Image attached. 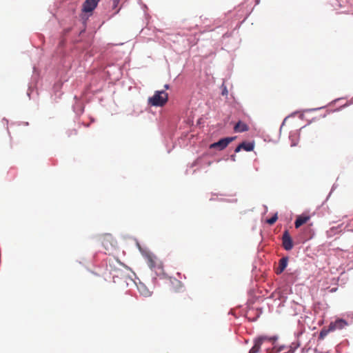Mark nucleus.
Instances as JSON below:
<instances>
[{
    "label": "nucleus",
    "mask_w": 353,
    "mask_h": 353,
    "mask_svg": "<svg viewBox=\"0 0 353 353\" xmlns=\"http://www.w3.org/2000/svg\"><path fill=\"white\" fill-rule=\"evenodd\" d=\"M250 0H244L237 6L234 7L232 10H228L224 13V17H222V31L225 29L227 30L222 32V45L223 44V39L230 37L235 31L238 33V30L243 23L247 20L254 10V7L248 9L245 6ZM222 50H225L228 54L229 50L225 49L222 46Z\"/></svg>",
    "instance_id": "obj_1"
},
{
    "label": "nucleus",
    "mask_w": 353,
    "mask_h": 353,
    "mask_svg": "<svg viewBox=\"0 0 353 353\" xmlns=\"http://www.w3.org/2000/svg\"><path fill=\"white\" fill-rule=\"evenodd\" d=\"M225 79L222 78V97L225 99V103L223 105L225 111L229 110V113L225 115L226 123H234L235 118L232 117V114L241 110V104L234 97L233 92H229L225 85Z\"/></svg>",
    "instance_id": "obj_2"
},
{
    "label": "nucleus",
    "mask_w": 353,
    "mask_h": 353,
    "mask_svg": "<svg viewBox=\"0 0 353 353\" xmlns=\"http://www.w3.org/2000/svg\"><path fill=\"white\" fill-rule=\"evenodd\" d=\"M254 140H252L250 141H243L234 149L233 152L231 154H228V150L222 152V161H228L230 159L232 161H235L236 153L241 152L243 150H245V152H252L254 150Z\"/></svg>",
    "instance_id": "obj_3"
},
{
    "label": "nucleus",
    "mask_w": 353,
    "mask_h": 353,
    "mask_svg": "<svg viewBox=\"0 0 353 353\" xmlns=\"http://www.w3.org/2000/svg\"><path fill=\"white\" fill-rule=\"evenodd\" d=\"M241 111H242V107L241 106L240 111L236 112V113L233 112L232 117L234 118H235L234 123H226L225 117L223 119V121H224V123L225 125H233L235 123V121L237 120L236 123L234 126V130L236 133L245 132L248 131L250 129L248 125L246 123L243 122L242 120L239 118V114L241 112Z\"/></svg>",
    "instance_id": "obj_4"
},
{
    "label": "nucleus",
    "mask_w": 353,
    "mask_h": 353,
    "mask_svg": "<svg viewBox=\"0 0 353 353\" xmlns=\"http://www.w3.org/2000/svg\"><path fill=\"white\" fill-rule=\"evenodd\" d=\"M168 100V94L164 90L156 91L154 95L149 98L148 103L153 106H163Z\"/></svg>",
    "instance_id": "obj_5"
},
{
    "label": "nucleus",
    "mask_w": 353,
    "mask_h": 353,
    "mask_svg": "<svg viewBox=\"0 0 353 353\" xmlns=\"http://www.w3.org/2000/svg\"><path fill=\"white\" fill-rule=\"evenodd\" d=\"M276 338L270 337L265 335L259 336L253 341L254 345L250 350L248 353H259L261 351V345L265 341H275Z\"/></svg>",
    "instance_id": "obj_6"
},
{
    "label": "nucleus",
    "mask_w": 353,
    "mask_h": 353,
    "mask_svg": "<svg viewBox=\"0 0 353 353\" xmlns=\"http://www.w3.org/2000/svg\"><path fill=\"white\" fill-rule=\"evenodd\" d=\"M283 245L284 247V249L286 251H290L294 248V242L293 239L291 237L288 230H285L283 234Z\"/></svg>",
    "instance_id": "obj_7"
},
{
    "label": "nucleus",
    "mask_w": 353,
    "mask_h": 353,
    "mask_svg": "<svg viewBox=\"0 0 353 353\" xmlns=\"http://www.w3.org/2000/svg\"><path fill=\"white\" fill-rule=\"evenodd\" d=\"M301 128L298 130L290 131L289 133V139L290 141V146L292 148L295 147L298 145L300 140Z\"/></svg>",
    "instance_id": "obj_8"
},
{
    "label": "nucleus",
    "mask_w": 353,
    "mask_h": 353,
    "mask_svg": "<svg viewBox=\"0 0 353 353\" xmlns=\"http://www.w3.org/2000/svg\"><path fill=\"white\" fill-rule=\"evenodd\" d=\"M100 0H85L83 3L82 10L84 12H92L97 6Z\"/></svg>",
    "instance_id": "obj_9"
},
{
    "label": "nucleus",
    "mask_w": 353,
    "mask_h": 353,
    "mask_svg": "<svg viewBox=\"0 0 353 353\" xmlns=\"http://www.w3.org/2000/svg\"><path fill=\"white\" fill-rule=\"evenodd\" d=\"M347 325L348 323L345 320L343 319H338L334 322H331L330 323V330H332L334 332L336 330H342Z\"/></svg>",
    "instance_id": "obj_10"
},
{
    "label": "nucleus",
    "mask_w": 353,
    "mask_h": 353,
    "mask_svg": "<svg viewBox=\"0 0 353 353\" xmlns=\"http://www.w3.org/2000/svg\"><path fill=\"white\" fill-rule=\"evenodd\" d=\"M336 188V184H333V185L332 186V188H331L329 194L326 196L325 199L323 201V203H321V205H319V206H318L316 208V210L313 212V215L314 214H316L318 216H322L324 215L323 212L322 211H321V208L325 209L324 205L326 203V202L327 201V200L330 199L332 192L334 190V189Z\"/></svg>",
    "instance_id": "obj_11"
},
{
    "label": "nucleus",
    "mask_w": 353,
    "mask_h": 353,
    "mask_svg": "<svg viewBox=\"0 0 353 353\" xmlns=\"http://www.w3.org/2000/svg\"><path fill=\"white\" fill-rule=\"evenodd\" d=\"M145 259L150 269H154L158 265L159 260L154 254L147 253L145 254Z\"/></svg>",
    "instance_id": "obj_12"
},
{
    "label": "nucleus",
    "mask_w": 353,
    "mask_h": 353,
    "mask_svg": "<svg viewBox=\"0 0 353 353\" xmlns=\"http://www.w3.org/2000/svg\"><path fill=\"white\" fill-rule=\"evenodd\" d=\"M248 294L250 296V301L252 303H254L259 298L265 296V294H262L261 291H259V288H251Z\"/></svg>",
    "instance_id": "obj_13"
},
{
    "label": "nucleus",
    "mask_w": 353,
    "mask_h": 353,
    "mask_svg": "<svg viewBox=\"0 0 353 353\" xmlns=\"http://www.w3.org/2000/svg\"><path fill=\"white\" fill-rule=\"evenodd\" d=\"M236 138H237V136H230V137H223V138L222 137V152L228 150V154H231L230 149H227V150H225V149L227 148L228 145L230 143H232L233 141H234Z\"/></svg>",
    "instance_id": "obj_14"
},
{
    "label": "nucleus",
    "mask_w": 353,
    "mask_h": 353,
    "mask_svg": "<svg viewBox=\"0 0 353 353\" xmlns=\"http://www.w3.org/2000/svg\"><path fill=\"white\" fill-rule=\"evenodd\" d=\"M314 215L315 214H314ZM312 216H313V214L312 215H306L303 213L302 214L299 215L294 221L296 228H299L304 223H307L310 219Z\"/></svg>",
    "instance_id": "obj_15"
},
{
    "label": "nucleus",
    "mask_w": 353,
    "mask_h": 353,
    "mask_svg": "<svg viewBox=\"0 0 353 353\" xmlns=\"http://www.w3.org/2000/svg\"><path fill=\"white\" fill-rule=\"evenodd\" d=\"M289 263V257L284 256L281 259L280 264L279 267L276 268V272L277 274H281L288 266Z\"/></svg>",
    "instance_id": "obj_16"
},
{
    "label": "nucleus",
    "mask_w": 353,
    "mask_h": 353,
    "mask_svg": "<svg viewBox=\"0 0 353 353\" xmlns=\"http://www.w3.org/2000/svg\"><path fill=\"white\" fill-rule=\"evenodd\" d=\"M299 274V272L296 270L292 272L290 275L286 278V282L288 284L287 287H291L294 285V282L297 280Z\"/></svg>",
    "instance_id": "obj_17"
},
{
    "label": "nucleus",
    "mask_w": 353,
    "mask_h": 353,
    "mask_svg": "<svg viewBox=\"0 0 353 353\" xmlns=\"http://www.w3.org/2000/svg\"><path fill=\"white\" fill-rule=\"evenodd\" d=\"M282 289L283 288H276L275 291L272 292V296L284 301L285 296L283 294Z\"/></svg>",
    "instance_id": "obj_18"
},
{
    "label": "nucleus",
    "mask_w": 353,
    "mask_h": 353,
    "mask_svg": "<svg viewBox=\"0 0 353 353\" xmlns=\"http://www.w3.org/2000/svg\"><path fill=\"white\" fill-rule=\"evenodd\" d=\"M331 332H333L332 330H330V325L328 326L327 328L326 327H323L320 333H319V339L320 340H323L324 339V338Z\"/></svg>",
    "instance_id": "obj_19"
},
{
    "label": "nucleus",
    "mask_w": 353,
    "mask_h": 353,
    "mask_svg": "<svg viewBox=\"0 0 353 353\" xmlns=\"http://www.w3.org/2000/svg\"><path fill=\"white\" fill-rule=\"evenodd\" d=\"M279 219L278 212H276L271 217L267 219V223L270 225H273Z\"/></svg>",
    "instance_id": "obj_20"
},
{
    "label": "nucleus",
    "mask_w": 353,
    "mask_h": 353,
    "mask_svg": "<svg viewBox=\"0 0 353 353\" xmlns=\"http://www.w3.org/2000/svg\"><path fill=\"white\" fill-rule=\"evenodd\" d=\"M233 67H234V65L232 63H230L228 65V66H227V74H226V77L225 78V79L230 78L231 74H232V70H233Z\"/></svg>",
    "instance_id": "obj_21"
},
{
    "label": "nucleus",
    "mask_w": 353,
    "mask_h": 353,
    "mask_svg": "<svg viewBox=\"0 0 353 353\" xmlns=\"http://www.w3.org/2000/svg\"><path fill=\"white\" fill-rule=\"evenodd\" d=\"M123 279L128 286H129V285L132 286L133 284L137 285V283L132 279H130L128 276H125L123 278Z\"/></svg>",
    "instance_id": "obj_22"
},
{
    "label": "nucleus",
    "mask_w": 353,
    "mask_h": 353,
    "mask_svg": "<svg viewBox=\"0 0 353 353\" xmlns=\"http://www.w3.org/2000/svg\"><path fill=\"white\" fill-rule=\"evenodd\" d=\"M309 232H310V235L308 236H306L305 239V241H306L311 240L315 236V232L313 228H309Z\"/></svg>",
    "instance_id": "obj_23"
},
{
    "label": "nucleus",
    "mask_w": 353,
    "mask_h": 353,
    "mask_svg": "<svg viewBox=\"0 0 353 353\" xmlns=\"http://www.w3.org/2000/svg\"><path fill=\"white\" fill-rule=\"evenodd\" d=\"M226 196V194H222V203H236L237 202V199H226V198H224L223 196Z\"/></svg>",
    "instance_id": "obj_24"
},
{
    "label": "nucleus",
    "mask_w": 353,
    "mask_h": 353,
    "mask_svg": "<svg viewBox=\"0 0 353 353\" xmlns=\"http://www.w3.org/2000/svg\"><path fill=\"white\" fill-rule=\"evenodd\" d=\"M325 106H321V107H319V108H306V109H304V110H302L303 112H314V111H317V110H321L323 108H324Z\"/></svg>",
    "instance_id": "obj_25"
},
{
    "label": "nucleus",
    "mask_w": 353,
    "mask_h": 353,
    "mask_svg": "<svg viewBox=\"0 0 353 353\" xmlns=\"http://www.w3.org/2000/svg\"><path fill=\"white\" fill-rule=\"evenodd\" d=\"M303 110H294L293 112H292L291 113H290L288 116H287V118H294L296 117V115L299 113V112H301Z\"/></svg>",
    "instance_id": "obj_26"
},
{
    "label": "nucleus",
    "mask_w": 353,
    "mask_h": 353,
    "mask_svg": "<svg viewBox=\"0 0 353 353\" xmlns=\"http://www.w3.org/2000/svg\"><path fill=\"white\" fill-rule=\"evenodd\" d=\"M317 120H319V118H317V117H313L312 119H311L310 120H309V121H307V123L305 125H303V127H301V129H303V128H305L306 126H307V125H310L311 123H314V122L316 121Z\"/></svg>",
    "instance_id": "obj_27"
},
{
    "label": "nucleus",
    "mask_w": 353,
    "mask_h": 353,
    "mask_svg": "<svg viewBox=\"0 0 353 353\" xmlns=\"http://www.w3.org/2000/svg\"><path fill=\"white\" fill-rule=\"evenodd\" d=\"M288 119V118H287V116H286V117L283 119V121L281 122V124L280 128H279V135H281L282 128H283V127L285 125L286 121H287Z\"/></svg>",
    "instance_id": "obj_28"
},
{
    "label": "nucleus",
    "mask_w": 353,
    "mask_h": 353,
    "mask_svg": "<svg viewBox=\"0 0 353 353\" xmlns=\"http://www.w3.org/2000/svg\"><path fill=\"white\" fill-rule=\"evenodd\" d=\"M346 228L347 231L353 232V222L350 223L349 225L346 226Z\"/></svg>",
    "instance_id": "obj_29"
},
{
    "label": "nucleus",
    "mask_w": 353,
    "mask_h": 353,
    "mask_svg": "<svg viewBox=\"0 0 353 353\" xmlns=\"http://www.w3.org/2000/svg\"><path fill=\"white\" fill-rule=\"evenodd\" d=\"M347 97H339V98H336L334 99L332 101V103L333 104H336L338 101L342 100V99H346Z\"/></svg>",
    "instance_id": "obj_30"
},
{
    "label": "nucleus",
    "mask_w": 353,
    "mask_h": 353,
    "mask_svg": "<svg viewBox=\"0 0 353 353\" xmlns=\"http://www.w3.org/2000/svg\"><path fill=\"white\" fill-rule=\"evenodd\" d=\"M263 212L262 213V215L265 214L268 212V205L265 204L263 205Z\"/></svg>",
    "instance_id": "obj_31"
},
{
    "label": "nucleus",
    "mask_w": 353,
    "mask_h": 353,
    "mask_svg": "<svg viewBox=\"0 0 353 353\" xmlns=\"http://www.w3.org/2000/svg\"><path fill=\"white\" fill-rule=\"evenodd\" d=\"M216 146H221V139L219 140L217 142L212 144L210 145V148H214V147H216Z\"/></svg>",
    "instance_id": "obj_32"
},
{
    "label": "nucleus",
    "mask_w": 353,
    "mask_h": 353,
    "mask_svg": "<svg viewBox=\"0 0 353 353\" xmlns=\"http://www.w3.org/2000/svg\"><path fill=\"white\" fill-rule=\"evenodd\" d=\"M299 118L301 120H303L305 119V114L304 112L302 111V112L299 114Z\"/></svg>",
    "instance_id": "obj_33"
},
{
    "label": "nucleus",
    "mask_w": 353,
    "mask_h": 353,
    "mask_svg": "<svg viewBox=\"0 0 353 353\" xmlns=\"http://www.w3.org/2000/svg\"><path fill=\"white\" fill-rule=\"evenodd\" d=\"M349 105H350L349 103H346L345 104H344V105H343V108H339V109H337L336 111H340V110H341L343 108H345L348 107V106H349Z\"/></svg>",
    "instance_id": "obj_34"
},
{
    "label": "nucleus",
    "mask_w": 353,
    "mask_h": 353,
    "mask_svg": "<svg viewBox=\"0 0 353 353\" xmlns=\"http://www.w3.org/2000/svg\"><path fill=\"white\" fill-rule=\"evenodd\" d=\"M294 349H293L292 347H290L287 352V353H294Z\"/></svg>",
    "instance_id": "obj_35"
},
{
    "label": "nucleus",
    "mask_w": 353,
    "mask_h": 353,
    "mask_svg": "<svg viewBox=\"0 0 353 353\" xmlns=\"http://www.w3.org/2000/svg\"><path fill=\"white\" fill-rule=\"evenodd\" d=\"M223 119H224V118H222V120H223ZM224 125H225V126H227L228 125H225V124L224 123V121H222V130L223 129ZM221 133H223V130L221 131Z\"/></svg>",
    "instance_id": "obj_36"
},
{
    "label": "nucleus",
    "mask_w": 353,
    "mask_h": 353,
    "mask_svg": "<svg viewBox=\"0 0 353 353\" xmlns=\"http://www.w3.org/2000/svg\"><path fill=\"white\" fill-rule=\"evenodd\" d=\"M255 1V5L254 6H257L260 3V0H254Z\"/></svg>",
    "instance_id": "obj_37"
},
{
    "label": "nucleus",
    "mask_w": 353,
    "mask_h": 353,
    "mask_svg": "<svg viewBox=\"0 0 353 353\" xmlns=\"http://www.w3.org/2000/svg\"><path fill=\"white\" fill-rule=\"evenodd\" d=\"M326 116H327V114H326V113H325V114H321V115L320 116V117H321V118H325Z\"/></svg>",
    "instance_id": "obj_38"
},
{
    "label": "nucleus",
    "mask_w": 353,
    "mask_h": 353,
    "mask_svg": "<svg viewBox=\"0 0 353 353\" xmlns=\"http://www.w3.org/2000/svg\"><path fill=\"white\" fill-rule=\"evenodd\" d=\"M164 88H165L166 90H168V89H169L170 86H169V85L165 84V85H164Z\"/></svg>",
    "instance_id": "obj_39"
},
{
    "label": "nucleus",
    "mask_w": 353,
    "mask_h": 353,
    "mask_svg": "<svg viewBox=\"0 0 353 353\" xmlns=\"http://www.w3.org/2000/svg\"><path fill=\"white\" fill-rule=\"evenodd\" d=\"M256 267L254 265H253L252 272L254 271H256Z\"/></svg>",
    "instance_id": "obj_40"
},
{
    "label": "nucleus",
    "mask_w": 353,
    "mask_h": 353,
    "mask_svg": "<svg viewBox=\"0 0 353 353\" xmlns=\"http://www.w3.org/2000/svg\"><path fill=\"white\" fill-rule=\"evenodd\" d=\"M300 285H303V284L302 283H298V284L295 285V288L299 287Z\"/></svg>",
    "instance_id": "obj_41"
},
{
    "label": "nucleus",
    "mask_w": 353,
    "mask_h": 353,
    "mask_svg": "<svg viewBox=\"0 0 353 353\" xmlns=\"http://www.w3.org/2000/svg\"><path fill=\"white\" fill-rule=\"evenodd\" d=\"M283 348H284L283 347H280L279 348V350H278V352H281V350H283Z\"/></svg>",
    "instance_id": "obj_42"
},
{
    "label": "nucleus",
    "mask_w": 353,
    "mask_h": 353,
    "mask_svg": "<svg viewBox=\"0 0 353 353\" xmlns=\"http://www.w3.org/2000/svg\"><path fill=\"white\" fill-rule=\"evenodd\" d=\"M331 230H334V231L337 230V229L336 228H334V227L332 228ZM334 232L336 233V232Z\"/></svg>",
    "instance_id": "obj_43"
},
{
    "label": "nucleus",
    "mask_w": 353,
    "mask_h": 353,
    "mask_svg": "<svg viewBox=\"0 0 353 353\" xmlns=\"http://www.w3.org/2000/svg\"><path fill=\"white\" fill-rule=\"evenodd\" d=\"M336 289H337V288H332V289L330 290V292H335V291H336Z\"/></svg>",
    "instance_id": "obj_44"
},
{
    "label": "nucleus",
    "mask_w": 353,
    "mask_h": 353,
    "mask_svg": "<svg viewBox=\"0 0 353 353\" xmlns=\"http://www.w3.org/2000/svg\"><path fill=\"white\" fill-rule=\"evenodd\" d=\"M352 103H353V98L352 99Z\"/></svg>",
    "instance_id": "obj_45"
}]
</instances>
